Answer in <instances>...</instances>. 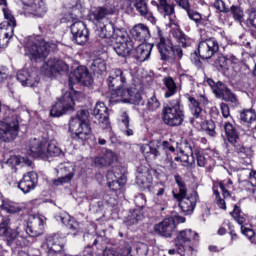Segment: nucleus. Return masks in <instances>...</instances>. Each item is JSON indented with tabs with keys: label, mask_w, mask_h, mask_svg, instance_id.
<instances>
[{
	"label": "nucleus",
	"mask_w": 256,
	"mask_h": 256,
	"mask_svg": "<svg viewBox=\"0 0 256 256\" xmlns=\"http://www.w3.org/2000/svg\"><path fill=\"white\" fill-rule=\"evenodd\" d=\"M161 149L165 153L163 164L167 169H175L177 164L173 161L175 155V142L173 140H152L149 144L141 146L140 151L146 159H157L161 157Z\"/></svg>",
	"instance_id": "obj_1"
},
{
	"label": "nucleus",
	"mask_w": 256,
	"mask_h": 256,
	"mask_svg": "<svg viewBox=\"0 0 256 256\" xmlns=\"http://www.w3.org/2000/svg\"><path fill=\"white\" fill-rule=\"evenodd\" d=\"M89 119V111L80 110L76 117H72L69 122V130L74 133V140L85 143L91 139V125L87 122Z\"/></svg>",
	"instance_id": "obj_2"
},
{
	"label": "nucleus",
	"mask_w": 256,
	"mask_h": 256,
	"mask_svg": "<svg viewBox=\"0 0 256 256\" xmlns=\"http://www.w3.org/2000/svg\"><path fill=\"white\" fill-rule=\"evenodd\" d=\"M162 121L168 127H181L185 121V107L181 98L171 100L162 109Z\"/></svg>",
	"instance_id": "obj_3"
},
{
	"label": "nucleus",
	"mask_w": 256,
	"mask_h": 256,
	"mask_svg": "<svg viewBox=\"0 0 256 256\" xmlns=\"http://www.w3.org/2000/svg\"><path fill=\"white\" fill-rule=\"evenodd\" d=\"M19 136V116L8 110L0 120V141L11 143Z\"/></svg>",
	"instance_id": "obj_4"
},
{
	"label": "nucleus",
	"mask_w": 256,
	"mask_h": 256,
	"mask_svg": "<svg viewBox=\"0 0 256 256\" xmlns=\"http://www.w3.org/2000/svg\"><path fill=\"white\" fill-rule=\"evenodd\" d=\"M57 49V44L53 42H47L43 39H30L28 40L25 51L26 55L31 59V61H39L41 59H46L51 51Z\"/></svg>",
	"instance_id": "obj_5"
},
{
	"label": "nucleus",
	"mask_w": 256,
	"mask_h": 256,
	"mask_svg": "<svg viewBox=\"0 0 256 256\" xmlns=\"http://www.w3.org/2000/svg\"><path fill=\"white\" fill-rule=\"evenodd\" d=\"M222 129L224 130L226 141L232 145L238 157L240 159H247L251 155V150L241 144V135L237 127L231 122L225 121L222 122Z\"/></svg>",
	"instance_id": "obj_6"
},
{
	"label": "nucleus",
	"mask_w": 256,
	"mask_h": 256,
	"mask_svg": "<svg viewBox=\"0 0 256 256\" xmlns=\"http://www.w3.org/2000/svg\"><path fill=\"white\" fill-rule=\"evenodd\" d=\"M61 153V148H59L55 142L47 143V141H39L35 138L30 141L28 155L31 157L48 159V157H59Z\"/></svg>",
	"instance_id": "obj_7"
},
{
	"label": "nucleus",
	"mask_w": 256,
	"mask_h": 256,
	"mask_svg": "<svg viewBox=\"0 0 256 256\" xmlns=\"http://www.w3.org/2000/svg\"><path fill=\"white\" fill-rule=\"evenodd\" d=\"M11 219L4 218L0 223V253L5 251V245L8 247H19V239H25L17 230L11 228Z\"/></svg>",
	"instance_id": "obj_8"
},
{
	"label": "nucleus",
	"mask_w": 256,
	"mask_h": 256,
	"mask_svg": "<svg viewBox=\"0 0 256 256\" xmlns=\"http://www.w3.org/2000/svg\"><path fill=\"white\" fill-rule=\"evenodd\" d=\"M199 243V234L191 229L182 230L176 238V247H178V255H183L185 251H193V247H197Z\"/></svg>",
	"instance_id": "obj_9"
},
{
	"label": "nucleus",
	"mask_w": 256,
	"mask_h": 256,
	"mask_svg": "<svg viewBox=\"0 0 256 256\" xmlns=\"http://www.w3.org/2000/svg\"><path fill=\"white\" fill-rule=\"evenodd\" d=\"M114 41L113 50L119 57H129V55H132L135 44L125 29L117 30Z\"/></svg>",
	"instance_id": "obj_10"
},
{
	"label": "nucleus",
	"mask_w": 256,
	"mask_h": 256,
	"mask_svg": "<svg viewBox=\"0 0 256 256\" xmlns=\"http://www.w3.org/2000/svg\"><path fill=\"white\" fill-rule=\"evenodd\" d=\"M6 21L0 24V47L5 48L9 45V39L13 37V31L17 27L15 16L7 8L2 9Z\"/></svg>",
	"instance_id": "obj_11"
},
{
	"label": "nucleus",
	"mask_w": 256,
	"mask_h": 256,
	"mask_svg": "<svg viewBox=\"0 0 256 256\" xmlns=\"http://www.w3.org/2000/svg\"><path fill=\"white\" fill-rule=\"evenodd\" d=\"M75 111V100L73 99V93H64L57 102L52 106L50 110L51 117H62L67 113Z\"/></svg>",
	"instance_id": "obj_12"
},
{
	"label": "nucleus",
	"mask_w": 256,
	"mask_h": 256,
	"mask_svg": "<svg viewBox=\"0 0 256 256\" xmlns=\"http://www.w3.org/2000/svg\"><path fill=\"white\" fill-rule=\"evenodd\" d=\"M154 39L162 61H169L173 55V42L165 37L163 30L159 26L154 30Z\"/></svg>",
	"instance_id": "obj_13"
},
{
	"label": "nucleus",
	"mask_w": 256,
	"mask_h": 256,
	"mask_svg": "<svg viewBox=\"0 0 256 256\" xmlns=\"http://www.w3.org/2000/svg\"><path fill=\"white\" fill-rule=\"evenodd\" d=\"M107 185L111 191H114L116 195H121L123 193V188L127 183V178L125 174L119 172V168H114L107 172L106 175Z\"/></svg>",
	"instance_id": "obj_14"
},
{
	"label": "nucleus",
	"mask_w": 256,
	"mask_h": 256,
	"mask_svg": "<svg viewBox=\"0 0 256 256\" xmlns=\"http://www.w3.org/2000/svg\"><path fill=\"white\" fill-rule=\"evenodd\" d=\"M230 215H231V217H233L234 221H236V223H238V225L241 226L242 235L247 237V239H249V241H251V243L256 245L255 231L251 228L246 227L247 215H245V213H243V210H241V207H239L238 205H235L233 211L230 212Z\"/></svg>",
	"instance_id": "obj_15"
},
{
	"label": "nucleus",
	"mask_w": 256,
	"mask_h": 256,
	"mask_svg": "<svg viewBox=\"0 0 256 256\" xmlns=\"http://www.w3.org/2000/svg\"><path fill=\"white\" fill-rule=\"evenodd\" d=\"M127 75L128 73L125 70L119 68L113 69L107 79L109 89L119 95L121 89H123L127 83Z\"/></svg>",
	"instance_id": "obj_16"
},
{
	"label": "nucleus",
	"mask_w": 256,
	"mask_h": 256,
	"mask_svg": "<svg viewBox=\"0 0 256 256\" xmlns=\"http://www.w3.org/2000/svg\"><path fill=\"white\" fill-rule=\"evenodd\" d=\"M80 83L84 87H91L93 85V77L90 75L89 70L85 66H80L74 70L69 76V87L73 91V85Z\"/></svg>",
	"instance_id": "obj_17"
},
{
	"label": "nucleus",
	"mask_w": 256,
	"mask_h": 256,
	"mask_svg": "<svg viewBox=\"0 0 256 256\" xmlns=\"http://www.w3.org/2000/svg\"><path fill=\"white\" fill-rule=\"evenodd\" d=\"M67 13L64 14L62 18V23H75V21H81L79 19L83 18V13L85 9L83 4L79 0H72L70 3L66 4Z\"/></svg>",
	"instance_id": "obj_18"
},
{
	"label": "nucleus",
	"mask_w": 256,
	"mask_h": 256,
	"mask_svg": "<svg viewBox=\"0 0 256 256\" xmlns=\"http://www.w3.org/2000/svg\"><path fill=\"white\" fill-rule=\"evenodd\" d=\"M216 53H219V41H217V38L211 37L199 42L198 55L201 59H211Z\"/></svg>",
	"instance_id": "obj_19"
},
{
	"label": "nucleus",
	"mask_w": 256,
	"mask_h": 256,
	"mask_svg": "<svg viewBox=\"0 0 256 256\" xmlns=\"http://www.w3.org/2000/svg\"><path fill=\"white\" fill-rule=\"evenodd\" d=\"M70 30L74 43L77 45H85L89 41V30L83 21H75L71 24Z\"/></svg>",
	"instance_id": "obj_20"
},
{
	"label": "nucleus",
	"mask_w": 256,
	"mask_h": 256,
	"mask_svg": "<svg viewBox=\"0 0 256 256\" xmlns=\"http://www.w3.org/2000/svg\"><path fill=\"white\" fill-rule=\"evenodd\" d=\"M25 13L34 17H43L47 13V7L43 0H20Z\"/></svg>",
	"instance_id": "obj_21"
},
{
	"label": "nucleus",
	"mask_w": 256,
	"mask_h": 256,
	"mask_svg": "<svg viewBox=\"0 0 256 256\" xmlns=\"http://www.w3.org/2000/svg\"><path fill=\"white\" fill-rule=\"evenodd\" d=\"M176 3L179 7H181V9H184V11H186L188 18L191 21H194L196 27H207V20L203 18V15H201V13L191 9V4L189 3V0H179Z\"/></svg>",
	"instance_id": "obj_22"
},
{
	"label": "nucleus",
	"mask_w": 256,
	"mask_h": 256,
	"mask_svg": "<svg viewBox=\"0 0 256 256\" xmlns=\"http://www.w3.org/2000/svg\"><path fill=\"white\" fill-rule=\"evenodd\" d=\"M92 113L95 119L98 120L101 129L111 128V122H109V108L105 106V103H96Z\"/></svg>",
	"instance_id": "obj_23"
},
{
	"label": "nucleus",
	"mask_w": 256,
	"mask_h": 256,
	"mask_svg": "<svg viewBox=\"0 0 256 256\" xmlns=\"http://www.w3.org/2000/svg\"><path fill=\"white\" fill-rule=\"evenodd\" d=\"M39 183V176L36 172H28L23 175V178L18 182V189L25 195L34 191Z\"/></svg>",
	"instance_id": "obj_24"
},
{
	"label": "nucleus",
	"mask_w": 256,
	"mask_h": 256,
	"mask_svg": "<svg viewBox=\"0 0 256 256\" xmlns=\"http://www.w3.org/2000/svg\"><path fill=\"white\" fill-rule=\"evenodd\" d=\"M57 173L58 175L62 176L52 180V185H54V187H61V185L71 183V180L73 177H75V173H73V167L67 166L65 164H61L59 166Z\"/></svg>",
	"instance_id": "obj_25"
},
{
	"label": "nucleus",
	"mask_w": 256,
	"mask_h": 256,
	"mask_svg": "<svg viewBox=\"0 0 256 256\" xmlns=\"http://www.w3.org/2000/svg\"><path fill=\"white\" fill-rule=\"evenodd\" d=\"M175 228H176L175 218L169 217V218H165L162 222L156 224L154 227V230H155V233H157L161 237L169 238L173 235Z\"/></svg>",
	"instance_id": "obj_26"
},
{
	"label": "nucleus",
	"mask_w": 256,
	"mask_h": 256,
	"mask_svg": "<svg viewBox=\"0 0 256 256\" xmlns=\"http://www.w3.org/2000/svg\"><path fill=\"white\" fill-rule=\"evenodd\" d=\"M44 225L45 217L36 216L27 224L25 233L29 235V237H39V235L43 234Z\"/></svg>",
	"instance_id": "obj_27"
},
{
	"label": "nucleus",
	"mask_w": 256,
	"mask_h": 256,
	"mask_svg": "<svg viewBox=\"0 0 256 256\" xmlns=\"http://www.w3.org/2000/svg\"><path fill=\"white\" fill-rule=\"evenodd\" d=\"M198 201L199 193H197V191H192L190 194H186V196H184L179 207L185 215H191V213L195 211Z\"/></svg>",
	"instance_id": "obj_28"
},
{
	"label": "nucleus",
	"mask_w": 256,
	"mask_h": 256,
	"mask_svg": "<svg viewBox=\"0 0 256 256\" xmlns=\"http://www.w3.org/2000/svg\"><path fill=\"white\" fill-rule=\"evenodd\" d=\"M130 35L135 41H139L140 43H145V41L151 39V31H149V27L143 23L136 24L130 30Z\"/></svg>",
	"instance_id": "obj_29"
},
{
	"label": "nucleus",
	"mask_w": 256,
	"mask_h": 256,
	"mask_svg": "<svg viewBox=\"0 0 256 256\" xmlns=\"http://www.w3.org/2000/svg\"><path fill=\"white\" fill-rule=\"evenodd\" d=\"M17 81L21 83L23 87H37L39 85L40 78L37 73H31L20 70L16 75Z\"/></svg>",
	"instance_id": "obj_30"
},
{
	"label": "nucleus",
	"mask_w": 256,
	"mask_h": 256,
	"mask_svg": "<svg viewBox=\"0 0 256 256\" xmlns=\"http://www.w3.org/2000/svg\"><path fill=\"white\" fill-rule=\"evenodd\" d=\"M125 29L116 28L113 22L108 21L106 24H102L97 29V35L100 39H115L117 37V31H124Z\"/></svg>",
	"instance_id": "obj_31"
},
{
	"label": "nucleus",
	"mask_w": 256,
	"mask_h": 256,
	"mask_svg": "<svg viewBox=\"0 0 256 256\" xmlns=\"http://www.w3.org/2000/svg\"><path fill=\"white\" fill-rule=\"evenodd\" d=\"M56 221H61L63 225H66L67 228L71 231V235L75 236L79 233V222H77L75 218L71 217L69 213L63 212L60 215H57Z\"/></svg>",
	"instance_id": "obj_32"
},
{
	"label": "nucleus",
	"mask_w": 256,
	"mask_h": 256,
	"mask_svg": "<svg viewBox=\"0 0 256 256\" xmlns=\"http://www.w3.org/2000/svg\"><path fill=\"white\" fill-rule=\"evenodd\" d=\"M153 47L149 44H139L136 49H132V57L136 59V61H139L140 63H143L144 61H147L149 57H151V51Z\"/></svg>",
	"instance_id": "obj_33"
},
{
	"label": "nucleus",
	"mask_w": 256,
	"mask_h": 256,
	"mask_svg": "<svg viewBox=\"0 0 256 256\" xmlns=\"http://www.w3.org/2000/svg\"><path fill=\"white\" fill-rule=\"evenodd\" d=\"M188 103L189 111L192 115L189 121L193 125V123H195V119H201L203 108L201 107V103H199L193 96H188Z\"/></svg>",
	"instance_id": "obj_34"
},
{
	"label": "nucleus",
	"mask_w": 256,
	"mask_h": 256,
	"mask_svg": "<svg viewBox=\"0 0 256 256\" xmlns=\"http://www.w3.org/2000/svg\"><path fill=\"white\" fill-rule=\"evenodd\" d=\"M237 117L239 123L244 127H251V124L256 121V113L253 109L240 110Z\"/></svg>",
	"instance_id": "obj_35"
},
{
	"label": "nucleus",
	"mask_w": 256,
	"mask_h": 256,
	"mask_svg": "<svg viewBox=\"0 0 256 256\" xmlns=\"http://www.w3.org/2000/svg\"><path fill=\"white\" fill-rule=\"evenodd\" d=\"M158 11L166 19L173 23V15H175V4H169L168 0H159Z\"/></svg>",
	"instance_id": "obj_36"
},
{
	"label": "nucleus",
	"mask_w": 256,
	"mask_h": 256,
	"mask_svg": "<svg viewBox=\"0 0 256 256\" xmlns=\"http://www.w3.org/2000/svg\"><path fill=\"white\" fill-rule=\"evenodd\" d=\"M172 36L176 39L177 43L182 45L184 48L191 47L193 44V40L190 39L189 36L185 35V33L179 28L172 30Z\"/></svg>",
	"instance_id": "obj_37"
},
{
	"label": "nucleus",
	"mask_w": 256,
	"mask_h": 256,
	"mask_svg": "<svg viewBox=\"0 0 256 256\" xmlns=\"http://www.w3.org/2000/svg\"><path fill=\"white\" fill-rule=\"evenodd\" d=\"M6 163L12 169H15L17 165L21 164L27 165L28 167H31V165L33 164V162L29 158L21 156H11Z\"/></svg>",
	"instance_id": "obj_38"
},
{
	"label": "nucleus",
	"mask_w": 256,
	"mask_h": 256,
	"mask_svg": "<svg viewBox=\"0 0 256 256\" xmlns=\"http://www.w3.org/2000/svg\"><path fill=\"white\" fill-rule=\"evenodd\" d=\"M48 67H50L52 73H67L69 71V65L63 60H57L54 63L49 61Z\"/></svg>",
	"instance_id": "obj_39"
},
{
	"label": "nucleus",
	"mask_w": 256,
	"mask_h": 256,
	"mask_svg": "<svg viewBox=\"0 0 256 256\" xmlns=\"http://www.w3.org/2000/svg\"><path fill=\"white\" fill-rule=\"evenodd\" d=\"M113 11V8L98 7L93 11L92 17L94 21L99 23V21H103L107 15H112Z\"/></svg>",
	"instance_id": "obj_40"
},
{
	"label": "nucleus",
	"mask_w": 256,
	"mask_h": 256,
	"mask_svg": "<svg viewBox=\"0 0 256 256\" xmlns=\"http://www.w3.org/2000/svg\"><path fill=\"white\" fill-rule=\"evenodd\" d=\"M164 85L166 87L165 99H169V97H173L177 93V84H175V80L171 77L164 78Z\"/></svg>",
	"instance_id": "obj_41"
},
{
	"label": "nucleus",
	"mask_w": 256,
	"mask_h": 256,
	"mask_svg": "<svg viewBox=\"0 0 256 256\" xmlns=\"http://www.w3.org/2000/svg\"><path fill=\"white\" fill-rule=\"evenodd\" d=\"M0 209L2 211H6V213H10V214L21 212V207L18 206V204L11 202L9 200H2Z\"/></svg>",
	"instance_id": "obj_42"
},
{
	"label": "nucleus",
	"mask_w": 256,
	"mask_h": 256,
	"mask_svg": "<svg viewBox=\"0 0 256 256\" xmlns=\"http://www.w3.org/2000/svg\"><path fill=\"white\" fill-rule=\"evenodd\" d=\"M91 71L93 73H97V75H101V73H105L107 71V65L105 64V60L101 58L95 59L90 65Z\"/></svg>",
	"instance_id": "obj_43"
},
{
	"label": "nucleus",
	"mask_w": 256,
	"mask_h": 256,
	"mask_svg": "<svg viewBox=\"0 0 256 256\" xmlns=\"http://www.w3.org/2000/svg\"><path fill=\"white\" fill-rule=\"evenodd\" d=\"M185 145V150L186 151H190V156L189 155H186L185 158H183V161L184 163H187L188 166L191 168V169H195V150H193V145H191L189 142L185 141L184 143Z\"/></svg>",
	"instance_id": "obj_44"
},
{
	"label": "nucleus",
	"mask_w": 256,
	"mask_h": 256,
	"mask_svg": "<svg viewBox=\"0 0 256 256\" xmlns=\"http://www.w3.org/2000/svg\"><path fill=\"white\" fill-rule=\"evenodd\" d=\"M154 203V209L156 211H165V208L169 205V196H155Z\"/></svg>",
	"instance_id": "obj_45"
},
{
	"label": "nucleus",
	"mask_w": 256,
	"mask_h": 256,
	"mask_svg": "<svg viewBox=\"0 0 256 256\" xmlns=\"http://www.w3.org/2000/svg\"><path fill=\"white\" fill-rule=\"evenodd\" d=\"M229 13H231L233 19L238 23L243 22V17H245V12H243V8L239 5H232L229 8Z\"/></svg>",
	"instance_id": "obj_46"
},
{
	"label": "nucleus",
	"mask_w": 256,
	"mask_h": 256,
	"mask_svg": "<svg viewBox=\"0 0 256 256\" xmlns=\"http://www.w3.org/2000/svg\"><path fill=\"white\" fill-rule=\"evenodd\" d=\"M221 99L227 103H230L232 107H239V99H237V95H235L231 89L226 90Z\"/></svg>",
	"instance_id": "obj_47"
},
{
	"label": "nucleus",
	"mask_w": 256,
	"mask_h": 256,
	"mask_svg": "<svg viewBox=\"0 0 256 256\" xmlns=\"http://www.w3.org/2000/svg\"><path fill=\"white\" fill-rule=\"evenodd\" d=\"M161 107V102L157 98V95L153 93L147 100L146 109L148 111H157Z\"/></svg>",
	"instance_id": "obj_48"
},
{
	"label": "nucleus",
	"mask_w": 256,
	"mask_h": 256,
	"mask_svg": "<svg viewBox=\"0 0 256 256\" xmlns=\"http://www.w3.org/2000/svg\"><path fill=\"white\" fill-rule=\"evenodd\" d=\"M143 219V213L141 210H133L127 217V224L128 225H137L139 221Z\"/></svg>",
	"instance_id": "obj_49"
},
{
	"label": "nucleus",
	"mask_w": 256,
	"mask_h": 256,
	"mask_svg": "<svg viewBox=\"0 0 256 256\" xmlns=\"http://www.w3.org/2000/svg\"><path fill=\"white\" fill-rule=\"evenodd\" d=\"M195 160L197 161L198 167H205L207 165V158H205V152L201 149H195L194 151V167Z\"/></svg>",
	"instance_id": "obj_50"
},
{
	"label": "nucleus",
	"mask_w": 256,
	"mask_h": 256,
	"mask_svg": "<svg viewBox=\"0 0 256 256\" xmlns=\"http://www.w3.org/2000/svg\"><path fill=\"white\" fill-rule=\"evenodd\" d=\"M227 91H229V87H227L225 83L218 81L214 87L213 93L216 95L218 99H221Z\"/></svg>",
	"instance_id": "obj_51"
},
{
	"label": "nucleus",
	"mask_w": 256,
	"mask_h": 256,
	"mask_svg": "<svg viewBox=\"0 0 256 256\" xmlns=\"http://www.w3.org/2000/svg\"><path fill=\"white\" fill-rule=\"evenodd\" d=\"M147 173H149V168L143 165L139 166L136 169V179L138 183H141L142 185L143 183H145V178L147 177Z\"/></svg>",
	"instance_id": "obj_52"
},
{
	"label": "nucleus",
	"mask_w": 256,
	"mask_h": 256,
	"mask_svg": "<svg viewBox=\"0 0 256 256\" xmlns=\"http://www.w3.org/2000/svg\"><path fill=\"white\" fill-rule=\"evenodd\" d=\"M213 193L216 197V204L219 207V209H223L224 211L227 210V204L225 203V200L221 198V195L219 194V190L213 187Z\"/></svg>",
	"instance_id": "obj_53"
},
{
	"label": "nucleus",
	"mask_w": 256,
	"mask_h": 256,
	"mask_svg": "<svg viewBox=\"0 0 256 256\" xmlns=\"http://www.w3.org/2000/svg\"><path fill=\"white\" fill-rule=\"evenodd\" d=\"M204 131L209 135L210 137H215L217 135V132L215 131V122L208 121L204 125Z\"/></svg>",
	"instance_id": "obj_54"
},
{
	"label": "nucleus",
	"mask_w": 256,
	"mask_h": 256,
	"mask_svg": "<svg viewBox=\"0 0 256 256\" xmlns=\"http://www.w3.org/2000/svg\"><path fill=\"white\" fill-rule=\"evenodd\" d=\"M218 185L222 191L223 197H225V198L231 197V193H229V190H227V188L229 187V185H233V181L228 180L227 183H225V181L219 182Z\"/></svg>",
	"instance_id": "obj_55"
},
{
	"label": "nucleus",
	"mask_w": 256,
	"mask_h": 256,
	"mask_svg": "<svg viewBox=\"0 0 256 256\" xmlns=\"http://www.w3.org/2000/svg\"><path fill=\"white\" fill-rule=\"evenodd\" d=\"M137 256H146L149 253V246L145 243H140L136 247Z\"/></svg>",
	"instance_id": "obj_56"
},
{
	"label": "nucleus",
	"mask_w": 256,
	"mask_h": 256,
	"mask_svg": "<svg viewBox=\"0 0 256 256\" xmlns=\"http://www.w3.org/2000/svg\"><path fill=\"white\" fill-rule=\"evenodd\" d=\"M214 7L217 11H220V13H229V8L225 6V2L223 0H216Z\"/></svg>",
	"instance_id": "obj_57"
},
{
	"label": "nucleus",
	"mask_w": 256,
	"mask_h": 256,
	"mask_svg": "<svg viewBox=\"0 0 256 256\" xmlns=\"http://www.w3.org/2000/svg\"><path fill=\"white\" fill-rule=\"evenodd\" d=\"M167 187L163 184H158L155 186V197H165L167 195Z\"/></svg>",
	"instance_id": "obj_58"
},
{
	"label": "nucleus",
	"mask_w": 256,
	"mask_h": 256,
	"mask_svg": "<svg viewBox=\"0 0 256 256\" xmlns=\"http://www.w3.org/2000/svg\"><path fill=\"white\" fill-rule=\"evenodd\" d=\"M176 184L178 185L180 193H187V186H185V182L183 181V178L181 176L176 175L175 176Z\"/></svg>",
	"instance_id": "obj_59"
},
{
	"label": "nucleus",
	"mask_w": 256,
	"mask_h": 256,
	"mask_svg": "<svg viewBox=\"0 0 256 256\" xmlns=\"http://www.w3.org/2000/svg\"><path fill=\"white\" fill-rule=\"evenodd\" d=\"M172 55L175 57V59L181 61V59H183V49L181 46H172Z\"/></svg>",
	"instance_id": "obj_60"
},
{
	"label": "nucleus",
	"mask_w": 256,
	"mask_h": 256,
	"mask_svg": "<svg viewBox=\"0 0 256 256\" xmlns=\"http://www.w3.org/2000/svg\"><path fill=\"white\" fill-rule=\"evenodd\" d=\"M126 92L128 93V97H129L130 101L137 103V105H139L141 103V94L140 93H136L135 95H133V91H131V89H127Z\"/></svg>",
	"instance_id": "obj_61"
},
{
	"label": "nucleus",
	"mask_w": 256,
	"mask_h": 256,
	"mask_svg": "<svg viewBox=\"0 0 256 256\" xmlns=\"http://www.w3.org/2000/svg\"><path fill=\"white\" fill-rule=\"evenodd\" d=\"M134 201L137 207H140V208L145 207V204L147 203V199H145V195L143 194L138 195Z\"/></svg>",
	"instance_id": "obj_62"
},
{
	"label": "nucleus",
	"mask_w": 256,
	"mask_h": 256,
	"mask_svg": "<svg viewBox=\"0 0 256 256\" xmlns=\"http://www.w3.org/2000/svg\"><path fill=\"white\" fill-rule=\"evenodd\" d=\"M220 109H221V113H222L224 119H227L230 117L231 112L229 111V105H227L225 103H221Z\"/></svg>",
	"instance_id": "obj_63"
},
{
	"label": "nucleus",
	"mask_w": 256,
	"mask_h": 256,
	"mask_svg": "<svg viewBox=\"0 0 256 256\" xmlns=\"http://www.w3.org/2000/svg\"><path fill=\"white\" fill-rule=\"evenodd\" d=\"M104 256H119V250H115L113 247H107L103 251Z\"/></svg>",
	"instance_id": "obj_64"
}]
</instances>
